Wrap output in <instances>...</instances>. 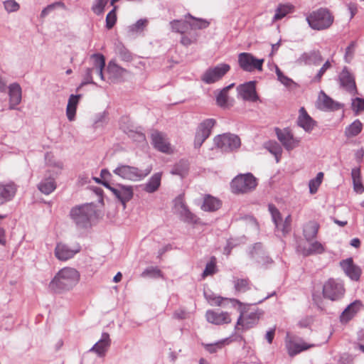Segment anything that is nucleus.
Wrapping results in <instances>:
<instances>
[{"instance_id": "f257e3e1", "label": "nucleus", "mask_w": 364, "mask_h": 364, "mask_svg": "<svg viewBox=\"0 0 364 364\" xmlns=\"http://www.w3.org/2000/svg\"><path fill=\"white\" fill-rule=\"evenodd\" d=\"M170 24L173 31L182 35L181 44L188 46L197 40L198 31L203 28L205 20L188 14L184 19L173 20Z\"/></svg>"}, {"instance_id": "f03ea898", "label": "nucleus", "mask_w": 364, "mask_h": 364, "mask_svg": "<svg viewBox=\"0 0 364 364\" xmlns=\"http://www.w3.org/2000/svg\"><path fill=\"white\" fill-rule=\"evenodd\" d=\"M79 272L72 267L61 269L49 284V289L53 292H61L72 289L80 280Z\"/></svg>"}, {"instance_id": "7ed1b4c3", "label": "nucleus", "mask_w": 364, "mask_h": 364, "mask_svg": "<svg viewBox=\"0 0 364 364\" xmlns=\"http://www.w3.org/2000/svg\"><path fill=\"white\" fill-rule=\"evenodd\" d=\"M306 20L312 29L322 31L331 26L334 17L328 9L319 8L310 13L306 16Z\"/></svg>"}, {"instance_id": "20e7f679", "label": "nucleus", "mask_w": 364, "mask_h": 364, "mask_svg": "<svg viewBox=\"0 0 364 364\" xmlns=\"http://www.w3.org/2000/svg\"><path fill=\"white\" fill-rule=\"evenodd\" d=\"M151 170V166L147 167L145 170H141L135 166L119 164L113 172L124 180L139 181L148 176Z\"/></svg>"}, {"instance_id": "39448f33", "label": "nucleus", "mask_w": 364, "mask_h": 364, "mask_svg": "<svg viewBox=\"0 0 364 364\" xmlns=\"http://www.w3.org/2000/svg\"><path fill=\"white\" fill-rule=\"evenodd\" d=\"M257 185V179L251 173L240 174L231 182V190L234 193H245L254 190Z\"/></svg>"}, {"instance_id": "423d86ee", "label": "nucleus", "mask_w": 364, "mask_h": 364, "mask_svg": "<svg viewBox=\"0 0 364 364\" xmlns=\"http://www.w3.org/2000/svg\"><path fill=\"white\" fill-rule=\"evenodd\" d=\"M277 139L279 141L276 140H269L264 145L265 148L275 156L277 163H278L280 161V157L282 151L280 144H282L284 146V147L288 151L294 149L299 144V141L297 140L296 138Z\"/></svg>"}, {"instance_id": "0eeeda50", "label": "nucleus", "mask_w": 364, "mask_h": 364, "mask_svg": "<svg viewBox=\"0 0 364 364\" xmlns=\"http://www.w3.org/2000/svg\"><path fill=\"white\" fill-rule=\"evenodd\" d=\"M94 213L93 205L87 204L73 208L70 216L77 225L85 227L89 223L90 218Z\"/></svg>"}, {"instance_id": "6e6552de", "label": "nucleus", "mask_w": 364, "mask_h": 364, "mask_svg": "<svg viewBox=\"0 0 364 364\" xmlns=\"http://www.w3.org/2000/svg\"><path fill=\"white\" fill-rule=\"evenodd\" d=\"M263 62L264 59H257L249 53H241L238 55L240 67L247 72H252L255 70L261 71Z\"/></svg>"}, {"instance_id": "1a4fd4ad", "label": "nucleus", "mask_w": 364, "mask_h": 364, "mask_svg": "<svg viewBox=\"0 0 364 364\" xmlns=\"http://www.w3.org/2000/svg\"><path fill=\"white\" fill-rule=\"evenodd\" d=\"M344 293L345 289L343 285L332 279L326 282L323 287V296L332 301L340 299Z\"/></svg>"}, {"instance_id": "9d476101", "label": "nucleus", "mask_w": 364, "mask_h": 364, "mask_svg": "<svg viewBox=\"0 0 364 364\" xmlns=\"http://www.w3.org/2000/svg\"><path fill=\"white\" fill-rule=\"evenodd\" d=\"M269 210L271 213L272 220L275 224L277 229L281 231L284 235L289 233L291 229V215H288L286 217L285 220H283L280 212L274 205H269Z\"/></svg>"}, {"instance_id": "9b49d317", "label": "nucleus", "mask_w": 364, "mask_h": 364, "mask_svg": "<svg viewBox=\"0 0 364 364\" xmlns=\"http://www.w3.org/2000/svg\"><path fill=\"white\" fill-rule=\"evenodd\" d=\"M338 82L340 87L350 95H355L358 93L355 77L347 67H344L340 73L338 75Z\"/></svg>"}, {"instance_id": "f8f14e48", "label": "nucleus", "mask_w": 364, "mask_h": 364, "mask_svg": "<svg viewBox=\"0 0 364 364\" xmlns=\"http://www.w3.org/2000/svg\"><path fill=\"white\" fill-rule=\"evenodd\" d=\"M80 246L77 244L73 248H70L67 245L59 242L56 245L55 248V256L60 261H66L73 258L77 253L80 251Z\"/></svg>"}, {"instance_id": "ddd939ff", "label": "nucleus", "mask_w": 364, "mask_h": 364, "mask_svg": "<svg viewBox=\"0 0 364 364\" xmlns=\"http://www.w3.org/2000/svg\"><path fill=\"white\" fill-rule=\"evenodd\" d=\"M237 91L238 95L245 101L256 102L259 100L255 81H250L240 85L237 87Z\"/></svg>"}, {"instance_id": "4468645a", "label": "nucleus", "mask_w": 364, "mask_h": 364, "mask_svg": "<svg viewBox=\"0 0 364 364\" xmlns=\"http://www.w3.org/2000/svg\"><path fill=\"white\" fill-rule=\"evenodd\" d=\"M259 320V314L256 311L242 312L237 319L236 328L245 330L253 327Z\"/></svg>"}, {"instance_id": "2eb2a0df", "label": "nucleus", "mask_w": 364, "mask_h": 364, "mask_svg": "<svg viewBox=\"0 0 364 364\" xmlns=\"http://www.w3.org/2000/svg\"><path fill=\"white\" fill-rule=\"evenodd\" d=\"M102 185L109 189L124 207L126 203L129 201L133 197L134 193L132 186H122L116 188L110 186L108 182H103Z\"/></svg>"}, {"instance_id": "dca6fc26", "label": "nucleus", "mask_w": 364, "mask_h": 364, "mask_svg": "<svg viewBox=\"0 0 364 364\" xmlns=\"http://www.w3.org/2000/svg\"><path fill=\"white\" fill-rule=\"evenodd\" d=\"M230 69L228 64L221 63L206 70V83H214L220 80Z\"/></svg>"}, {"instance_id": "f3484780", "label": "nucleus", "mask_w": 364, "mask_h": 364, "mask_svg": "<svg viewBox=\"0 0 364 364\" xmlns=\"http://www.w3.org/2000/svg\"><path fill=\"white\" fill-rule=\"evenodd\" d=\"M107 72L109 75V80L112 83L122 82L124 75L128 71L118 65L114 60H110L107 66Z\"/></svg>"}, {"instance_id": "a211bd4d", "label": "nucleus", "mask_w": 364, "mask_h": 364, "mask_svg": "<svg viewBox=\"0 0 364 364\" xmlns=\"http://www.w3.org/2000/svg\"><path fill=\"white\" fill-rule=\"evenodd\" d=\"M323 60V58L319 50H312L309 52L303 53L296 60L299 65H318Z\"/></svg>"}, {"instance_id": "6ab92c4d", "label": "nucleus", "mask_w": 364, "mask_h": 364, "mask_svg": "<svg viewBox=\"0 0 364 364\" xmlns=\"http://www.w3.org/2000/svg\"><path fill=\"white\" fill-rule=\"evenodd\" d=\"M119 129L127 135L138 134L140 136H145L143 129L140 127H136L128 116H123L120 118Z\"/></svg>"}, {"instance_id": "aec40b11", "label": "nucleus", "mask_w": 364, "mask_h": 364, "mask_svg": "<svg viewBox=\"0 0 364 364\" xmlns=\"http://www.w3.org/2000/svg\"><path fill=\"white\" fill-rule=\"evenodd\" d=\"M318 107L324 111H334L340 109L342 105L334 101L321 90L318 95Z\"/></svg>"}, {"instance_id": "412c9836", "label": "nucleus", "mask_w": 364, "mask_h": 364, "mask_svg": "<svg viewBox=\"0 0 364 364\" xmlns=\"http://www.w3.org/2000/svg\"><path fill=\"white\" fill-rule=\"evenodd\" d=\"M8 94L9 97V109H16L22 99V90L20 85L17 82H14L8 87Z\"/></svg>"}, {"instance_id": "4be33fe9", "label": "nucleus", "mask_w": 364, "mask_h": 364, "mask_svg": "<svg viewBox=\"0 0 364 364\" xmlns=\"http://www.w3.org/2000/svg\"><path fill=\"white\" fill-rule=\"evenodd\" d=\"M214 144L223 151H231L241 145L240 138H213Z\"/></svg>"}, {"instance_id": "5701e85b", "label": "nucleus", "mask_w": 364, "mask_h": 364, "mask_svg": "<svg viewBox=\"0 0 364 364\" xmlns=\"http://www.w3.org/2000/svg\"><path fill=\"white\" fill-rule=\"evenodd\" d=\"M296 124L306 132H310L316 126V122L310 117L305 108L302 107L299 110V117L296 120Z\"/></svg>"}, {"instance_id": "b1692460", "label": "nucleus", "mask_w": 364, "mask_h": 364, "mask_svg": "<svg viewBox=\"0 0 364 364\" xmlns=\"http://www.w3.org/2000/svg\"><path fill=\"white\" fill-rule=\"evenodd\" d=\"M363 308L360 301H355L348 305L340 316V321L342 323H347L350 321Z\"/></svg>"}, {"instance_id": "393cba45", "label": "nucleus", "mask_w": 364, "mask_h": 364, "mask_svg": "<svg viewBox=\"0 0 364 364\" xmlns=\"http://www.w3.org/2000/svg\"><path fill=\"white\" fill-rule=\"evenodd\" d=\"M206 320L214 324L220 325L228 323L231 321L230 316L227 312H215L208 311L206 312Z\"/></svg>"}, {"instance_id": "a878e982", "label": "nucleus", "mask_w": 364, "mask_h": 364, "mask_svg": "<svg viewBox=\"0 0 364 364\" xmlns=\"http://www.w3.org/2000/svg\"><path fill=\"white\" fill-rule=\"evenodd\" d=\"M16 190V186L13 182L7 184L0 183V205L11 200Z\"/></svg>"}, {"instance_id": "bb28decb", "label": "nucleus", "mask_w": 364, "mask_h": 364, "mask_svg": "<svg viewBox=\"0 0 364 364\" xmlns=\"http://www.w3.org/2000/svg\"><path fill=\"white\" fill-rule=\"evenodd\" d=\"M341 266L346 273L353 280H358L361 274L360 268L353 264L351 258H348L341 262Z\"/></svg>"}, {"instance_id": "cd10ccee", "label": "nucleus", "mask_w": 364, "mask_h": 364, "mask_svg": "<svg viewBox=\"0 0 364 364\" xmlns=\"http://www.w3.org/2000/svg\"><path fill=\"white\" fill-rule=\"evenodd\" d=\"M110 343L109 335L107 333H103L100 340L90 350L97 353L99 356H104Z\"/></svg>"}, {"instance_id": "c85d7f7f", "label": "nucleus", "mask_w": 364, "mask_h": 364, "mask_svg": "<svg viewBox=\"0 0 364 364\" xmlns=\"http://www.w3.org/2000/svg\"><path fill=\"white\" fill-rule=\"evenodd\" d=\"M299 251L304 256L321 254L325 251L324 246L318 241L310 243L308 247L299 246Z\"/></svg>"}, {"instance_id": "c756f323", "label": "nucleus", "mask_w": 364, "mask_h": 364, "mask_svg": "<svg viewBox=\"0 0 364 364\" xmlns=\"http://www.w3.org/2000/svg\"><path fill=\"white\" fill-rule=\"evenodd\" d=\"M152 144L156 149L161 152L168 154L173 153V147L166 138H153Z\"/></svg>"}, {"instance_id": "7c9ffc66", "label": "nucleus", "mask_w": 364, "mask_h": 364, "mask_svg": "<svg viewBox=\"0 0 364 364\" xmlns=\"http://www.w3.org/2000/svg\"><path fill=\"white\" fill-rule=\"evenodd\" d=\"M80 97L81 95H71L68 99L66 114L70 121H73L74 119L78 100Z\"/></svg>"}, {"instance_id": "2f4dec72", "label": "nucleus", "mask_w": 364, "mask_h": 364, "mask_svg": "<svg viewBox=\"0 0 364 364\" xmlns=\"http://www.w3.org/2000/svg\"><path fill=\"white\" fill-rule=\"evenodd\" d=\"M294 6L291 4H280L278 5L277 9L275 10V14L273 16L272 21H277L281 20L284 18L287 14L294 12Z\"/></svg>"}, {"instance_id": "473e14b6", "label": "nucleus", "mask_w": 364, "mask_h": 364, "mask_svg": "<svg viewBox=\"0 0 364 364\" xmlns=\"http://www.w3.org/2000/svg\"><path fill=\"white\" fill-rule=\"evenodd\" d=\"M319 229V225L316 221H309L304 228V235L306 240L309 241L316 237Z\"/></svg>"}, {"instance_id": "72a5a7b5", "label": "nucleus", "mask_w": 364, "mask_h": 364, "mask_svg": "<svg viewBox=\"0 0 364 364\" xmlns=\"http://www.w3.org/2000/svg\"><path fill=\"white\" fill-rule=\"evenodd\" d=\"M161 173H154L145 185L144 191L147 193H154L158 190L161 185Z\"/></svg>"}, {"instance_id": "f704fd0d", "label": "nucleus", "mask_w": 364, "mask_h": 364, "mask_svg": "<svg viewBox=\"0 0 364 364\" xmlns=\"http://www.w3.org/2000/svg\"><path fill=\"white\" fill-rule=\"evenodd\" d=\"M233 283L235 290L237 293H245L251 289V283L248 278H235Z\"/></svg>"}, {"instance_id": "c9c22d12", "label": "nucleus", "mask_w": 364, "mask_h": 364, "mask_svg": "<svg viewBox=\"0 0 364 364\" xmlns=\"http://www.w3.org/2000/svg\"><path fill=\"white\" fill-rule=\"evenodd\" d=\"M38 188L42 193L48 195L56 188L55 180L52 178H46L38 184Z\"/></svg>"}, {"instance_id": "e433bc0d", "label": "nucleus", "mask_w": 364, "mask_h": 364, "mask_svg": "<svg viewBox=\"0 0 364 364\" xmlns=\"http://www.w3.org/2000/svg\"><path fill=\"white\" fill-rule=\"evenodd\" d=\"M353 183V189L355 192L361 193L364 191V186L361 181L360 171L359 168H353L351 171Z\"/></svg>"}, {"instance_id": "4c0bfd02", "label": "nucleus", "mask_w": 364, "mask_h": 364, "mask_svg": "<svg viewBox=\"0 0 364 364\" xmlns=\"http://www.w3.org/2000/svg\"><path fill=\"white\" fill-rule=\"evenodd\" d=\"M222 205V200L218 198L206 195V211H216L221 208Z\"/></svg>"}, {"instance_id": "58836bf2", "label": "nucleus", "mask_w": 364, "mask_h": 364, "mask_svg": "<svg viewBox=\"0 0 364 364\" xmlns=\"http://www.w3.org/2000/svg\"><path fill=\"white\" fill-rule=\"evenodd\" d=\"M311 346H308L306 343H296L293 342L287 343L288 353L291 356H294L303 350H307Z\"/></svg>"}, {"instance_id": "ea45409f", "label": "nucleus", "mask_w": 364, "mask_h": 364, "mask_svg": "<svg viewBox=\"0 0 364 364\" xmlns=\"http://www.w3.org/2000/svg\"><path fill=\"white\" fill-rule=\"evenodd\" d=\"M189 168V165L187 161H180L178 164H176L173 168L171 173L173 174L179 175L183 177L187 174Z\"/></svg>"}, {"instance_id": "a19ab883", "label": "nucleus", "mask_w": 364, "mask_h": 364, "mask_svg": "<svg viewBox=\"0 0 364 364\" xmlns=\"http://www.w3.org/2000/svg\"><path fill=\"white\" fill-rule=\"evenodd\" d=\"M363 124L360 120H355L346 130L347 136H354L359 134L362 130Z\"/></svg>"}, {"instance_id": "79ce46f5", "label": "nucleus", "mask_w": 364, "mask_h": 364, "mask_svg": "<svg viewBox=\"0 0 364 364\" xmlns=\"http://www.w3.org/2000/svg\"><path fill=\"white\" fill-rule=\"evenodd\" d=\"M115 50L122 60L129 62L132 60V53L122 43L116 46Z\"/></svg>"}, {"instance_id": "37998d69", "label": "nucleus", "mask_w": 364, "mask_h": 364, "mask_svg": "<svg viewBox=\"0 0 364 364\" xmlns=\"http://www.w3.org/2000/svg\"><path fill=\"white\" fill-rule=\"evenodd\" d=\"M323 178V173L319 172L316 175V177L309 181V191L311 194H314L317 192L318 187L322 183Z\"/></svg>"}, {"instance_id": "c03bdc74", "label": "nucleus", "mask_w": 364, "mask_h": 364, "mask_svg": "<svg viewBox=\"0 0 364 364\" xmlns=\"http://www.w3.org/2000/svg\"><path fill=\"white\" fill-rule=\"evenodd\" d=\"M92 60V65L94 69L105 68V58L101 53H94L90 56Z\"/></svg>"}, {"instance_id": "a18cd8bd", "label": "nucleus", "mask_w": 364, "mask_h": 364, "mask_svg": "<svg viewBox=\"0 0 364 364\" xmlns=\"http://www.w3.org/2000/svg\"><path fill=\"white\" fill-rule=\"evenodd\" d=\"M176 208H181V214L184 215L186 220L190 222H196V220L194 219L193 215L189 212V210L186 208L183 203L181 199H178L176 202Z\"/></svg>"}, {"instance_id": "49530a36", "label": "nucleus", "mask_w": 364, "mask_h": 364, "mask_svg": "<svg viewBox=\"0 0 364 364\" xmlns=\"http://www.w3.org/2000/svg\"><path fill=\"white\" fill-rule=\"evenodd\" d=\"M218 272L217 267V259L215 257H211L209 261L206 263V277L213 275Z\"/></svg>"}, {"instance_id": "de8ad7c7", "label": "nucleus", "mask_w": 364, "mask_h": 364, "mask_svg": "<svg viewBox=\"0 0 364 364\" xmlns=\"http://www.w3.org/2000/svg\"><path fill=\"white\" fill-rule=\"evenodd\" d=\"M276 74L278 80L287 87H291V85H295L294 82L287 76L284 75L278 67H276Z\"/></svg>"}, {"instance_id": "09e8293b", "label": "nucleus", "mask_w": 364, "mask_h": 364, "mask_svg": "<svg viewBox=\"0 0 364 364\" xmlns=\"http://www.w3.org/2000/svg\"><path fill=\"white\" fill-rule=\"evenodd\" d=\"M108 1L109 0H95L92 6V11L98 16L102 14Z\"/></svg>"}, {"instance_id": "8fccbe9b", "label": "nucleus", "mask_w": 364, "mask_h": 364, "mask_svg": "<svg viewBox=\"0 0 364 364\" xmlns=\"http://www.w3.org/2000/svg\"><path fill=\"white\" fill-rule=\"evenodd\" d=\"M108 122L107 112H103L97 114L94 119L93 126L95 128L102 127L104 124H107Z\"/></svg>"}, {"instance_id": "3c124183", "label": "nucleus", "mask_w": 364, "mask_h": 364, "mask_svg": "<svg viewBox=\"0 0 364 364\" xmlns=\"http://www.w3.org/2000/svg\"><path fill=\"white\" fill-rule=\"evenodd\" d=\"M351 108L356 114L364 111V99L360 97L352 99Z\"/></svg>"}, {"instance_id": "603ef678", "label": "nucleus", "mask_w": 364, "mask_h": 364, "mask_svg": "<svg viewBox=\"0 0 364 364\" xmlns=\"http://www.w3.org/2000/svg\"><path fill=\"white\" fill-rule=\"evenodd\" d=\"M117 21L116 7L110 11L106 16V28L111 29Z\"/></svg>"}, {"instance_id": "864d4df0", "label": "nucleus", "mask_w": 364, "mask_h": 364, "mask_svg": "<svg viewBox=\"0 0 364 364\" xmlns=\"http://www.w3.org/2000/svg\"><path fill=\"white\" fill-rule=\"evenodd\" d=\"M148 21L147 19H139L134 24L132 25L129 27V30L132 32H141L147 26Z\"/></svg>"}, {"instance_id": "5fc2aeb1", "label": "nucleus", "mask_w": 364, "mask_h": 364, "mask_svg": "<svg viewBox=\"0 0 364 364\" xmlns=\"http://www.w3.org/2000/svg\"><path fill=\"white\" fill-rule=\"evenodd\" d=\"M3 4L5 10L9 13L16 12L20 9L19 4L15 0H6Z\"/></svg>"}, {"instance_id": "6e6d98bb", "label": "nucleus", "mask_w": 364, "mask_h": 364, "mask_svg": "<svg viewBox=\"0 0 364 364\" xmlns=\"http://www.w3.org/2000/svg\"><path fill=\"white\" fill-rule=\"evenodd\" d=\"M228 92L224 90H220L216 95L217 105L221 107L228 106Z\"/></svg>"}, {"instance_id": "4d7b16f0", "label": "nucleus", "mask_w": 364, "mask_h": 364, "mask_svg": "<svg viewBox=\"0 0 364 364\" xmlns=\"http://www.w3.org/2000/svg\"><path fill=\"white\" fill-rule=\"evenodd\" d=\"M356 47V43L355 41H352L349 46L346 49V53L344 55L345 61L349 63L354 56V53Z\"/></svg>"}, {"instance_id": "13d9d810", "label": "nucleus", "mask_w": 364, "mask_h": 364, "mask_svg": "<svg viewBox=\"0 0 364 364\" xmlns=\"http://www.w3.org/2000/svg\"><path fill=\"white\" fill-rule=\"evenodd\" d=\"M64 4L61 1H56L51 4L48 5L46 7H45L41 13V17L45 18L46 16H48L51 11H53L54 9H55L57 7L63 6Z\"/></svg>"}, {"instance_id": "bf43d9fd", "label": "nucleus", "mask_w": 364, "mask_h": 364, "mask_svg": "<svg viewBox=\"0 0 364 364\" xmlns=\"http://www.w3.org/2000/svg\"><path fill=\"white\" fill-rule=\"evenodd\" d=\"M94 70V68H88L85 70V74L83 75V80L80 85V86H83L87 84L95 85L96 83L93 81L92 79V72Z\"/></svg>"}, {"instance_id": "052dcab7", "label": "nucleus", "mask_w": 364, "mask_h": 364, "mask_svg": "<svg viewBox=\"0 0 364 364\" xmlns=\"http://www.w3.org/2000/svg\"><path fill=\"white\" fill-rule=\"evenodd\" d=\"M331 68V63L328 60H327L320 68L318 73L314 77L313 81L314 82H320L322 76L326 73V71Z\"/></svg>"}, {"instance_id": "680f3d73", "label": "nucleus", "mask_w": 364, "mask_h": 364, "mask_svg": "<svg viewBox=\"0 0 364 364\" xmlns=\"http://www.w3.org/2000/svg\"><path fill=\"white\" fill-rule=\"evenodd\" d=\"M148 275H151L154 277H162L161 272L158 268L147 269L145 271H144L141 274V277H145Z\"/></svg>"}, {"instance_id": "e2e57ef3", "label": "nucleus", "mask_w": 364, "mask_h": 364, "mask_svg": "<svg viewBox=\"0 0 364 364\" xmlns=\"http://www.w3.org/2000/svg\"><path fill=\"white\" fill-rule=\"evenodd\" d=\"M275 132L277 136H294V132L289 127L284 128L283 130L276 127Z\"/></svg>"}, {"instance_id": "0e129e2a", "label": "nucleus", "mask_w": 364, "mask_h": 364, "mask_svg": "<svg viewBox=\"0 0 364 364\" xmlns=\"http://www.w3.org/2000/svg\"><path fill=\"white\" fill-rule=\"evenodd\" d=\"M223 300L225 299L220 296H213L211 295H206V301L211 305L220 306L221 305Z\"/></svg>"}, {"instance_id": "69168bd1", "label": "nucleus", "mask_w": 364, "mask_h": 364, "mask_svg": "<svg viewBox=\"0 0 364 364\" xmlns=\"http://www.w3.org/2000/svg\"><path fill=\"white\" fill-rule=\"evenodd\" d=\"M187 315L188 313L183 309L176 310L173 314L174 318L178 319H184L187 317Z\"/></svg>"}, {"instance_id": "338daca9", "label": "nucleus", "mask_w": 364, "mask_h": 364, "mask_svg": "<svg viewBox=\"0 0 364 364\" xmlns=\"http://www.w3.org/2000/svg\"><path fill=\"white\" fill-rule=\"evenodd\" d=\"M348 8L350 12V18H352L357 13V6L354 3H350L348 5Z\"/></svg>"}, {"instance_id": "774afa93", "label": "nucleus", "mask_w": 364, "mask_h": 364, "mask_svg": "<svg viewBox=\"0 0 364 364\" xmlns=\"http://www.w3.org/2000/svg\"><path fill=\"white\" fill-rule=\"evenodd\" d=\"M275 334V329H271L266 333V339L267 340L268 343L271 344L272 343V341L274 339Z\"/></svg>"}]
</instances>
